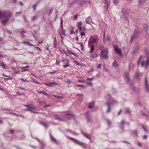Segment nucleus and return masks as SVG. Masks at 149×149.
<instances>
[{
	"instance_id": "1",
	"label": "nucleus",
	"mask_w": 149,
	"mask_h": 149,
	"mask_svg": "<svg viewBox=\"0 0 149 149\" xmlns=\"http://www.w3.org/2000/svg\"><path fill=\"white\" fill-rule=\"evenodd\" d=\"M108 97L109 98V100L107 102L106 105L107 106L108 109L106 112L108 113L111 111L110 107L112 106L117 104V102L113 98L109 95H108Z\"/></svg>"
},
{
	"instance_id": "2",
	"label": "nucleus",
	"mask_w": 149,
	"mask_h": 149,
	"mask_svg": "<svg viewBox=\"0 0 149 149\" xmlns=\"http://www.w3.org/2000/svg\"><path fill=\"white\" fill-rule=\"evenodd\" d=\"M101 51L100 53V56L101 58L105 59H107L108 57V50L107 48H105L103 46L101 45L100 47Z\"/></svg>"
},
{
	"instance_id": "3",
	"label": "nucleus",
	"mask_w": 149,
	"mask_h": 149,
	"mask_svg": "<svg viewBox=\"0 0 149 149\" xmlns=\"http://www.w3.org/2000/svg\"><path fill=\"white\" fill-rule=\"evenodd\" d=\"M10 16V14L9 12H4L1 13L0 11V18H4L2 20V23L3 25H5L9 21L8 17Z\"/></svg>"
},
{
	"instance_id": "4",
	"label": "nucleus",
	"mask_w": 149,
	"mask_h": 149,
	"mask_svg": "<svg viewBox=\"0 0 149 149\" xmlns=\"http://www.w3.org/2000/svg\"><path fill=\"white\" fill-rule=\"evenodd\" d=\"M145 52L146 54L149 56L146 57V60L145 63L143 61L142 62L141 66L142 67L144 66L145 68L146 69L149 65V50L147 49L145 50Z\"/></svg>"
},
{
	"instance_id": "5",
	"label": "nucleus",
	"mask_w": 149,
	"mask_h": 149,
	"mask_svg": "<svg viewBox=\"0 0 149 149\" xmlns=\"http://www.w3.org/2000/svg\"><path fill=\"white\" fill-rule=\"evenodd\" d=\"M63 115L64 116V121L66 119H69L74 118L73 115L70 112H64V113L63 114Z\"/></svg>"
},
{
	"instance_id": "6",
	"label": "nucleus",
	"mask_w": 149,
	"mask_h": 149,
	"mask_svg": "<svg viewBox=\"0 0 149 149\" xmlns=\"http://www.w3.org/2000/svg\"><path fill=\"white\" fill-rule=\"evenodd\" d=\"M122 12L124 17L126 18V19H127V17L129 15L130 10L126 8L123 9L122 10Z\"/></svg>"
},
{
	"instance_id": "7",
	"label": "nucleus",
	"mask_w": 149,
	"mask_h": 149,
	"mask_svg": "<svg viewBox=\"0 0 149 149\" xmlns=\"http://www.w3.org/2000/svg\"><path fill=\"white\" fill-rule=\"evenodd\" d=\"M85 115L86 118L88 121L89 122H92V114L91 112L88 111L86 112Z\"/></svg>"
},
{
	"instance_id": "8",
	"label": "nucleus",
	"mask_w": 149,
	"mask_h": 149,
	"mask_svg": "<svg viewBox=\"0 0 149 149\" xmlns=\"http://www.w3.org/2000/svg\"><path fill=\"white\" fill-rule=\"evenodd\" d=\"M113 47L114 50L116 53L121 55V53L120 49L118 47L117 45H114Z\"/></svg>"
},
{
	"instance_id": "9",
	"label": "nucleus",
	"mask_w": 149,
	"mask_h": 149,
	"mask_svg": "<svg viewBox=\"0 0 149 149\" xmlns=\"http://www.w3.org/2000/svg\"><path fill=\"white\" fill-rule=\"evenodd\" d=\"M125 123L126 122H125L123 120H122L121 122L118 123V124L119 125V128L123 130L124 128V125L125 124Z\"/></svg>"
},
{
	"instance_id": "10",
	"label": "nucleus",
	"mask_w": 149,
	"mask_h": 149,
	"mask_svg": "<svg viewBox=\"0 0 149 149\" xmlns=\"http://www.w3.org/2000/svg\"><path fill=\"white\" fill-rule=\"evenodd\" d=\"M139 33V32L137 30H135L134 31L133 36H132L131 39V42H132L133 40L136 38L138 36Z\"/></svg>"
},
{
	"instance_id": "11",
	"label": "nucleus",
	"mask_w": 149,
	"mask_h": 149,
	"mask_svg": "<svg viewBox=\"0 0 149 149\" xmlns=\"http://www.w3.org/2000/svg\"><path fill=\"white\" fill-rule=\"evenodd\" d=\"M45 84L46 86L51 87L54 85H58V83L54 81L50 82L48 83H45Z\"/></svg>"
},
{
	"instance_id": "12",
	"label": "nucleus",
	"mask_w": 149,
	"mask_h": 149,
	"mask_svg": "<svg viewBox=\"0 0 149 149\" xmlns=\"http://www.w3.org/2000/svg\"><path fill=\"white\" fill-rule=\"evenodd\" d=\"M95 102L94 101H92L88 104V108L89 109H92L93 108L94 106Z\"/></svg>"
},
{
	"instance_id": "13",
	"label": "nucleus",
	"mask_w": 149,
	"mask_h": 149,
	"mask_svg": "<svg viewBox=\"0 0 149 149\" xmlns=\"http://www.w3.org/2000/svg\"><path fill=\"white\" fill-rule=\"evenodd\" d=\"M66 137L67 138H68L69 139H70V140H73V141L76 144H77L79 142V141H78V140H77V139H74V138H71V137H68V136H66Z\"/></svg>"
},
{
	"instance_id": "14",
	"label": "nucleus",
	"mask_w": 149,
	"mask_h": 149,
	"mask_svg": "<svg viewBox=\"0 0 149 149\" xmlns=\"http://www.w3.org/2000/svg\"><path fill=\"white\" fill-rule=\"evenodd\" d=\"M145 89L146 91L147 92L149 91V86L147 84V81L146 79H145Z\"/></svg>"
},
{
	"instance_id": "15",
	"label": "nucleus",
	"mask_w": 149,
	"mask_h": 149,
	"mask_svg": "<svg viewBox=\"0 0 149 149\" xmlns=\"http://www.w3.org/2000/svg\"><path fill=\"white\" fill-rule=\"evenodd\" d=\"M37 92L38 93L40 94L42 93L44 95L47 96H49V95L47 93H46L45 91H38Z\"/></svg>"
},
{
	"instance_id": "16",
	"label": "nucleus",
	"mask_w": 149,
	"mask_h": 149,
	"mask_svg": "<svg viewBox=\"0 0 149 149\" xmlns=\"http://www.w3.org/2000/svg\"><path fill=\"white\" fill-rule=\"evenodd\" d=\"M49 135L52 141L56 143H58V142L50 134Z\"/></svg>"
},
{
	"instance_id": "17",
	"label": "nucleus",
	"mask_w": 149,
	"mask_h": 149,
	"mask_svg": "<svg viewBox=\"0 0 149 149\" xmlns=\"http://www.w3.org/2000/svg\"><path fill=\"white\" fill-rule=\"evenodd\" d=\"M143 28L145 32L146 33H147V32L148 31V30L149 29V28L148 25L146 24H144L143 25Z\"/></svg>"
},
{
	"instance_id": "18",
	"label": "nucleus",
	"mask_w": 149,
	"mask_h": 149,
	"mask_svg": "<svg viewBox=\"0 0 149 149\" xmlns=\"http://www.w3.org/2000/svg\"><path fill=\"white\" fill-rule=\"evenodd\" d=\"M66 132H70L72 134H73L75 136H78L79 135L78 133H76L75 131H70L68 130H66Z\"/></svg>"
},
{
	"instance_id": "19",
	"label": "nucleus",
	"mask_w": 149,
	"mask_h": 149,
	"mask_svg": "<svg viewBox=\"0 0 149 149\" xmlns=\"http://www.w3.org/2000/svg\"><path fill=\"white\" fill-rule=\"evenodd\" d=\"M125 79L127 83H128L129 80V74L127 72H125Z\"/></svg>"
},
{
	"instance_id": "20",
	"label": "nucleus",
	"mask_w": 149,
	"mask_h": 149,
	"mask_svg": "<svg viewBox=\"0 0 149 149\" xmlns=\"http://www.w3.org/2000/svg\"><path fill=\"white\" fill-rule=\"evenodd\" d=\"M55 118L56 119H57L59 121H64L63 117V118L60 117V116L57 115L55 116Z\"/></svg>"
},
{
	"instance_id": "21",
	"label": "nucleus",
	"mask_w": 149,
	"mask_h": 149,
	"mask_svg": "<svg viewBox=\"0 0 149 149\" xmlns=\"http://www.w3.org/2000/svg\"><path fill=\"white\" fill-rule=\"evenodd\" d=\"M61 22L62 24V26H61V33L62 34L64 35H65V31L63 29V21L62 20V19L61 20Z\"/></svg>"
},
{
	"instance_id": "22",
	"label": "nucleus",
	"mask_w": 149,
	"mask_h": 149,
	"mask_svg": "<svg viewBox=\"0 0 149 149\" xmlns=\"http://www.w3.org/2000/svg\"><path fill=\"white\" fill-rule=\"evenodd\" d=\"M92 22V19L91 17H88L86 19V22L87 23L90 24V22Z\"/></svg>"
},
{
	"instance_id": "23",
	"label": "nucleus",
	"mask_w": 149,
	"mask_h": 149,
	"mask_svg": "<svg viewBox=\"0 0 149 149\" xmlns=\"http://www.w3.org/2000/svg\"><path fill=\"white\" fill-rule=\"evenodd\" d=\"M62 62H63V63L65 64H68V63H70L69 60L68 59H63L62 60Z\"/></svg>"
},
{
	"instance_id": "24",
	"label": "nucleus",
	"mask_w": 149,
	"mask_h": 149,
	"mask_svg": "<svg viewBox=\"0 0 149 149\" xmlns=\"http://www.w3.org/2000/svg\"><path fill=\"white\" fill-rule=\"evenodd\" d=\"M82 23L81 22H79L78 23V26L80 30H82V27L81 26Z\"/></svg>"
},
{
	"instance_id": "25",
	"label": "nucleus",
	"mask_w": 149,
	"mask_h": 149,
	"mask_svg": "<svg viewBox=\"0 0 149 149\" xmlns=\"http://www.w3.org/2000/svg\"><path fill=\"white\" fill-rule=\"evenodd\" d=\"M40 123L41 125H42L43 126L45 127L46 128H47L48 127V125L45 122L43 121H42L40 122Z\"/></svg>"
},
{
	"instance_id": "26",
	"label": "nucleus",
	"mask_w": 149,
	"mask_h": 149,
	"mask_svg": "<svg viewBox=\"0 0 149 149\" xmlns=\"http://www.w3.org/2000/svg\"><path fill=\"white\" fill-rule=\"evenodd\" d=\"M35 110V108L33 107H30V111H31L33 113H38V112H35L34 110Z\"/></svg>"
},
{
	"instance_id": "27",
	"label": "nucleus",
	"mask_w": 149,
	"mask_h": 149,
	"mask_svg": "<svg viewBox=\"0 0 149 149\" xmlns=\"http://www.w3.org/2000/svg\"><path fill=\"white\" fill-rule=\"evenodd\" d=\"M20 68L21 69V70L22 72H24L28 70V69L26 68L25 67H20Z\"/></svg>"
},
{
	"instance_id": "28",
	"label": "nucleus",
	"mask_w": 149,
	"mask_h": 149,
	"mask_svg": "<svg viewBox=\"0 0 149 149\" xmlns=\"http://www.w3.org/2000/svg\"><path fill=\"white\" fill-rule=\"evenodd\" d=\"M84 136H85L87 139H88L89 140H91V138L88 134L84 133Z\"/></svg>"
},
{
	"instance_id": "29",
	"label": "nucleus",
	"mask_w": 149,
	"mask_h": 149,
	"mask_svg": "<svg viewBox=\"0 0 149 149\" xmlns=\"http://www.w3.org/2000/svg\"><path fill=\"white\" fill-rule=\"evenodd\" d=\"M84 83L86 84V85L87 86H92V83L91 82H84Z\"/></svg>"
},
{
	"instance_id": "30",
	"label": "nucleus",
	"mask_w": 149,
	"mask_h": 149,
	"mask_svg": "<svg viewBox=\"0 0 149 149\" xmlns=\"http://www.w3.org/2000/svg\"><path fill=\"white\" fill-rule=\"evenodd\" d=\"M112 65L115 68L116 67L118 66V64L115 61L113 63Z\"/></svg>"
},
{
	"instance_id": "31",
	"label": "nucleus",
	"mask_w": 149,
	"mask_h": 149,
	"mask_svg": "<svg viewBox=\"0 0 149 149\" xmlns=\"http://www.w3.org/2000/svg\"><path fill=\"white\" fill-rule=\"evenodd\" d=\"M91 3V1L90 0H88L85 1L84 0V5L87 4Z\"/></svg>"
},
{
	"instance_id": "32",
	"label": "nucleus",
	"mask_w": 149,
	"mask_h": 149,
	"mask_svg": "<svg viewBox=\"0 0 149 149\" xmlns=\"http://www.w3.org/2000/svg\"><path fill=\"white\" fill-rule=\"evenodd\" d=\"M110 2V0H105V3H106L107 5V9H108V5L109 4V2Z\"/></svg>"
},
{
	"instance_id": "33",
	"label": "nucleus",
	"mask_w": 149,
	"mask_h": 149,
	"mask_svg": "<svg viewBox=\"0 0 149 149\" xmlns=\"http://www.w3.org/2000/svg\"><path fill=\"white\" fill-rule=\"evenodd\" d=\"M77 145L80 146H81L83 148L84 147V143L81 142L79 141Z\"/></svg>"
},
{
	"instance_id": "34",
	"label": "nucleus",
	"mask_w": 149,
	"mask_h": 149,
	"mask_svg": "<svg viewBox=\"0 0 149 149\" xmlns=\"http://www.w3.org/2000/svg\"><path fill=\"white\" fill-rule=\"evenodd\" d=\"M94 49V46L93 44H92L91 45V50L90 52H93Z\"/></svg>"
},
{
	"instance_id": "35",
	"label": "nucleus",
	"mask_w": 149,
	"mask_h": 149,
	"mask_svg": "<svg viewBox=\"0 0 149 149\" xmlns=\"http://www.w3.org/2000/svg\"><path fill=\"white\" fill-rule=\"evenodd\" d=\"M130 111L129 109L126 108L125 109V113L129 114L130 113Z\"/></svg>"
},
{
	"instance_id": "36",
	"label": "nucleus",
	"mask_w": 149,
	"mask_h": 149,
	"mask_svg": "<svg viewBox=\"0 0 149 149\" xmlns=\"http://www.w3.org/2000/svg\"><path fill=\"white\" fill-rule=\"evenodd\" d=\"M25 32H26L25 31H22L20 32V33L22 35V38H23V37H25V36L23 34V33H25Z\"/></svg>"
},
{
	"instance_id": "37",
	"label": "nucleus",
	"mask_w": 149,
	"mask_h": 149,
	"mask_svg": "<svg viewBox=\"0 0 149 149\" xmlns=\"http://www.w3.org/2000/svg\"><path fill=\"white\" fill-rule=\"evenodd\" d=\"M97 56V55L96 54H95L91 55L90 57H91L94 58H96Z\"/></svg>"
},
{
	"instance_id": "38",
	"label": "nucleus",
	"mask_w": 149,
	"mask_h": 149,
	"mask_svg": "<svg viewBox=\"0 0 149 149\" xmlns=\"http://www.w3.org/2000/svg\"><path fill=\"white\" fill-rule=\"evenodd\" d=\"M1 66L3 68V69H6V68L5 65L4 64V63H3V62H2L1 63Z\"/></svg>"
},
{
	"instance_id": "39",
	"label": "nucleus",
	"mask_w": 149,
	"mask_h": 149,
	"mask_svg": "<svg viewBox=\"0 0 149 149\" xmlns=\"http://www.w3.org/2000/svg\"><path fill=\"white\" fill-rule=\"evenodd\" d=\"M96 42V40L95 39H93L91 41V42L92 43H94Z\"/></svg>"
},
{
	"instance_id": "40",
	"label": "nucleus",
	"mask_w": 149,
	"mask_h": 149,
	"mask_svg": "<svg viewBox=\"0 0 149 149\" xmlns=\"http://www.w3.org/2000/svg\"><path fill=\"white\" fill-rule=\"evenodd\" d=\"M146 0H139V2L140 4H141L144 3Z\"/></svg>"
},
{
	"instance_id": "41",
	"label": "nucleus",
	"mask_w": 149,
	"mask_h": 149,
	"mask_svg": "<svg viewBox=\"0 0 149 149\" xmlns=\"http://www.w3.org/2000/svg\"><path fill=\"white\" fill-rule=\"evenodd\" d=\"M22 43L23 44H25L26 45H28L29 46L30 45V43L29 42H22Z\"/></svg>"
},
{
	"instance_id": "42",
	"label": "nucleus",
	"mask_w": 149,
	"mask_h": 149,
	"mask_svg": "<svg viewBox=\"0 0 149 149\" xmlns=\"http://www.w3.org/2000/svg\"><path fill=\"white\" fill-rule=\"evenodd\" d=\"M13 69L14 70V72L15 74L19 73V71L18 70H16L15 68H13Z\"/></svg>"
},
{
	"instance_id": "43",
	"label": "nucleus",
	"mask_w": 149,
	"mask_h": 149,
	"mask_svg": "<svg viewBox=\"0 0 149 149\" xmlns=\"http://www.w3.org/2000/svg\"><path fill=\"white\" fill-rule=\"evenodd\" d=\"M71 52V51L69 50L67 51V52H64V53L66 55L68 56H69L68 54H69V52Z\"/></svg>"
},
{
	"instance_id": "44",
	"label": "nucleus",
	"mask_w": 149,
	"mask_h": 149,
	"mask_svg": "<svg viewBox=\"0 0 149 149\" xmlns=\"http://www.w3.org/2000/svg\"><path fill=\"white\" fill-rule=\"evenodd\" d=\"M32 81L34 83H36L38 84H40L39 82H38L36 81L35 79H33L32 80Z\"/></svg>"
},
{
	"instance_id": "45",
	"label": "nucleus",
	"mask_w": 149,
	"mask_h": 149,
	"mask_svg": "<svg viewBox=\"0 0 149 149\" xmlns=\"http://www.w3.org/2000/svg\"><path fill=\"white\" fill-rule=\"evenodd\" d=\"M137 145L139 147H141L142 146V143L139 141L137 142Z\"/></svg>"
},
{
	"instance_id": "46",
	"label": "nucleus",
	"mask_w": 149,
	"mask_h": 149,
	"mask_svg": "<svg viewBox=\"0 0 149 149\" xmlns=\"http://www.w3.org/2000/svg\"><path fill=\"white\" fill-rule=\"evenodd\" d=\"M106 120H107V122L108 125H110L111 124V122H110V120L109 119H107Z\"/></svg>"
},
{
	"instance_id": "47",
	"label": "nucleus",
	"mask_w": 149,
	"mask_h": 149,
	"mask_svg": "<svg viewBox=\"0 0 149 149\" xmlns=\"http://www.w3.org/2000/svg\"><path fill=\"white\" fill-rule=\"evenodd\" d=\"M113 3L114 4L117 5L118 4V2L117 0H113Z\"/></svg>"
},
{
	"instance_id": "48",
	"label": "nucleus",
	"mask_w": 149,
	"mask_h": 149,
	"mask_svg": "<svg viewBox=\"0 0 149 149\" xmlns=\"http://www.w3.org/2000/svg\"><path fill=\"white\" fill-rule=\"evenodd\" d=\"M142 57V56L141 55L140 56V58H139V59L138 62V63H137V64H138V65H139V64H140V60H141V58Z\"/></svg>"
},
{
	"instance_id": "49",
	"label": "nucleus",
	"mask_w": 149,
	"mask_h": 149,
	"mask_svg": "<svg viewBox=\"0 0 149 149\" xmlns=\"http://www.w3.org/2000/svg\"><path fill=\"white\" fill-rule=\"evenodd\" d=\"M56 38H54V42H55V43L54 44V46L55 47H56V46H57V44H56V42H56Z\"/></svg>"
},
{
	"instance_id": "50",
	"label": "nucleus",
	"mask_w": 149,
	"mask_h": 149,
	"mask_svg": "<svg viewBox=\"0 0 149 149\" xmlns=\"http://www.w3.org/2000/svg\"><path fill=\"white\" fill-rule=\"evenodd\" d=\"M36 4H34L33 6V9L34 10H36Z\"/></svg>"
},
{
	"instance_id": "51",
	"label": "nucleus",
	"mask_w": 149,
	"mask_h": 149,
	"mask_svg": "<svg viewBox=\"0 0 149 149\" xmlns=\"http://www.w3.org/2000/svg\"><path fill=\"white\" fill-rule=\"evenodd\" d=\"M136 75L137 78L138 80H139L140 79L139 77V74L138 73H136Z\"/></svg>"
},
{
	"instance_id": "52",
	"label": "nucleus",
	"mask_w": 149,
	"mask_h": 149,
	"mask_svg": "<svg viewBox=\"0 0 149 149\" xmlns=\"http://www.w3.org/2000/svg\"><path fill=\"white\" fill-rule=\"evenodd\" d=\"M11 78H5L4 79L5 81H7L8 80H11Z\"/></svg>"
},
{
	"instance_id": "53",
	"label": "nucleus",
	"mask_w": 149,
	"mask_h": 149,
	"mask_svg": "<svg viewBox=\"0 0 149 149\" xmlns=\"http://www.w3.org/2000/svg\"><path fill=\"white\" fill-rule=\"evenodd\" d=\"M56 72V71L53 70L52 71V72H49L48 73L49 74H53V73H55Z\"/></svg>"
},
{
	"instance_id": "54",
	"label": "nucleus",
	"mask_w": 149,
	"mask_h": 149,
	"mask_svg": "<svg viewBox=\"0 0 149 149\" xmlns=\"http://www.w3.org/2000/svg\"><path fill=\"white\" fill-rule=\"evenodd\" d=\"M141 114L143 116H145L146 117H148V116L147 115L145 114L142 111H141Z\"/></svg>"
},
{
	"instance_id": "55",
	"label": "nucleus",
	"mask_w": 149,
	"mask_h": 149,
	"mask_svg": "<svg viewBox=\"0 0 149 149\" xmlns=\"http://www.w3.org/2000/svg\"><path fill=\"white\" fill-rule=\"evenodd\" d=\"M70 65H63V67H64V68H66V67H70Z\"/></svg>"
},
{
	"instance_id": "56",
	"label": "nucleus",
	"mask_w": 149,
	"mask_h": 149,
	"mask_svg": "<svg viewBox=\"0 0 149 149\" xmlns=\"http://www.w3.org/2000/svg\"><path fill=\"white\" fill-rule=\"evenodd\" d=\"M102 65L101 64H98L97 66V68H101Z\"/></svg>"
},
{
	"instance_id": "57",
	"label": "nucleus",
	"mask_w": 149,
	"mask_h": 149,
	"mask_svg": "<svg viewBox=\"0 0 149 149\" xmlns=\"http://www.w3.org/2000/svg\"><path fill=\"white\" fill-rule=\"evenodd\" d=\"M17 94L19 95V96L21 94L22 95H24V93H22L21 94L18 91L17 92Z\"/></svg>"
},
{
	"instance_id": "58",
	"label": "nucleus",
	"mask_w": 149,
	"mask_h": 149,
	"mask_svg": "<svg viewBox=\"0 0 149 149\" xmlns=\"http://www.w3.org/2000/svg\"><path fill=\"white\" fill-rule=\"evenodd\" d=\"M21 80L24 82H27L28 81L27 80H24L22 78L21 79Z\"/></svg>"
},
{
	"instance_id": "59",
	"label": "nucleus",
	"mask_w": 149,
	"mask_h": 149,
	"mask_svg": "<svg viewBox=\"0 0 149 149\" xmlns=\"http://www.w3.org/2000/svg\"><path fill=\"white\" fill-rule=\"evenodd\" d=\"M142 128L144 129V130L146 132L148 133V131L145 128L144 126H143Z\"/></svg>"
},
{
	"instance_id": "60",
	"label": "nucleus",
	"mask_w": 149,
	"mask_h": 149,
	"mask_svg": "<svg viewBox=\"0 0 149 149\" xmlns=\"http://www.w3.org/2000/svg\"><path fill=\"white\" fill-rule=\"evenodd\" d=\"M52 10L51 9H50L49 10V15H51L52 13Z\"/></svg>"
},
{
	"instance_id": "61",
	"label": "nucleus",
	"mask_w": 149,
	"mask_h": 149,
	"mask_svg": "<svg viewBox=\"0 0 149 149\" xmlns=\"http://www.w3.org/2000/svg\"><path fill=\"white\" fill-rule=\"evenodd\" d=\"M77 15H76L74 16V17H73V19H76L77 18Z\"/></svg>"
},
{
	"instance_id": "62",
	"label": "nucleus",
	"mask_w": 149,
	"mask_h": 149,
	"mask_svg": "<svg viewBox=\"0 0 149 149\" xmlns=\"http://www.w3.org/2000/svg\"><path fill=\"white\" fill-rule=\"evenodd\" d=\"M133 133L134 134H135L136 136L137 135V132L136 130H134L133 132Z\"/></svg>"
},
{
	"instance_id": "63",
	"label": "nucleus",
	"mask_w": 149,
	"mask_h": 149,
	"mask_svg": "<svg viewBox=\"0 0 149 149\" xmlns=\"http://www.w3.org/2000/svg\"><path fill=\"white\" fill-rule=\"evenodd\" d=\"M110 37L108 36H107V40L108 41H109L110 40Z\"/></svg>"
},
{
	"instance_id": "64",
	"label": "nucleus",
	"mask_w": 149,
	"mask_h": 149,
	"mask_svg": "<svg viewBox=\"0 0 149 149\" xmlns=\"http://www.w3.org/2000/svg\"><path fill=\"white\" fill-rule=\"evenodd\" d=\"M14 132V130H11L10 132V133H11V134H13Z\"/></svg>"
}]
</instances>
